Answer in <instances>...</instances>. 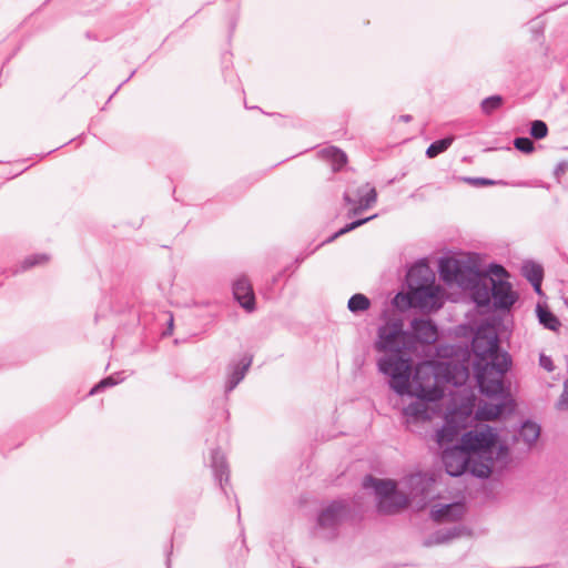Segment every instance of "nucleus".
I'll return each mask as SVG.
<instances>
[{"instance_id": "f8f14e48", "label": "nucleus", "mask_w": 568, "mask_h": 568, "mask_svg": "<svg viewBox=\"0 0 568 568\" xmlns=\"http://www.w3.org/2000/svg\"><path fill=\"white\" fill-rule=\"evenodd\" d=\"M473 402H469V404L464 405L460 409L453 410L446 415L444 425L435 434V442L439 447H448V445L457 439L473 414Z\"/></svg>"}, {"instance_id": "393cba45", "label": "nucleus", "mask_w": 568, "mask_h": 568, "mask_svg": "<svg viewBox=\"0 0 568 568\" xmlns=\"http://www.w3.org/2000/svg\"><path fill=\"white\" fill-rule=\"evenodd\" d=\"M540 427L536 423L525 422L518 433V439H521L528 447H530L539 437Z\"/></svg>"}, {"instance_id": "a878e982", "label": "nucleus", "mask_w": 568, "mask_h": 568, "mask_svg": "<svg viewBox=\"0 0 568 568\" xmlns=\"http://www.w3.org/2000/svg\"><path fill=\"white\" fill-rule=\"evenodd\" d=\"M521 273L529 283L536 282V284H538V281H542L544 277L541 265L531 261H527L523 264Z\"/></svg>"}, {"instance_id": "a19ab883", "label": "nucleus", "mask_w": 568, "mask_h": 568, "mask_svg": "<svg viewBox=\"0 0 568 568\" xmlns=\"http://www.w3.org/2000/svg\"><path fill=\"white\" fill-rule=\"evenodd\" d=\"M448 539V536L447 535H444L442 532H437L436 534V541L437 542H444L445 540Z\"/></svg>"}, {"instance_id": "aec40b11", "label": "nucleus", "mask_w": 568, "mask_h": 568, "mask_svg": "<svg viewBox=\"0 0 568 568\" xmlns=\"http://www.w3.org/2000/svg\"><path fill=\"white\" fill-rule=\"evenodd\" d=\"M468 290L471 291L474 302L480 306H489L491 301V277L480 275V280L474 283Z\"/></svg>"}, {"instance_id": "f3484780", "label": "nucleus", "mask_w": 568, "mask_h": 568, "mask_svg": "<svg viewBox=\"0 0 568 568\" xmlns=\"http://www.w3.org/2000/svg\"><path fill=\"white\" fill-rule=\"evenodd\" d=\"M233 295L240 305L247 312L255 310V296L250 281L241 276L233 283Z\"/></svg>"}, {"instance_id": "c756f323", "label": "nucleus", "mask_w": 568, "mask_h": 568, "mask_svg": "<svg viewBox=\"0 0 568 568\" xmlns=\"http://www.w3.org/2000/svg\"><path fill=\"white\" fill-rule=\"evenodd\" d=\"M504 99L500 95H491L484 99L480 103L483 113L489 115L503 105Z\"/></svg>"}, {"instance_id": "7ed1b4c3", "label": "nucleus", "mask_w": 568, "mask_h": 568, "mask_svg": "<svg viewBox=\"0 0 568 568\" xmlns=\"http://www.w3.org/2000/svg\"><path fill=\"white\" fill-rule=\"evenodd\" d=\"M462 445L446 447L443 450L442 460L446 473L449 476L458 477L466 471L478 478H488L490 476V465L488 462L475 460Z\"/></svg>"}, {"instance_id": "2eb2a0df", "label": "nucleus", "mask_w": 568, "mask_h": 568, "mask_svg": "<svg viewBox=\"0 0 568 568\" xmlns=\"http://www.w3.org/2000/svg\"><path fill=\"white\" fill-rule=\"evenodd\" d=\"M252 364V357L242 356L237 361H232L226 368L225 393L232 392L245 377Z\"/></svg>"}, {"instance_id": "79ce46f5", "label": "nucleus", "mask_w": 568, "mask_h": 568, "mask_svg": "<svg viewBox=\"0 0 568 568\" xmlns=\"http://www.w3.org/2000/svg\"><path fill=\"white\" fill-rule=\"evenodd\" d=\"M400 120L404 121V122H409L412 120V116L410 115H402L400 116Z\"/></svg>"}, {"instance_id": "37998d69", "label": "nucleus", "mask_w": 568, "mask_h": 568, "mask_svg": "<svg viewBox=\"0 0 568 568\" xmlns=\"http://www.w3.org/2000/svg\"><path fill=\"white\" fill-rule=\"evenodd\" d=\"M172 327H173V317L171 316L170 321H169V329L171 331Z\"/></svg>"}, {"instance_id": "20e7f679", "label": "nucleus", "mask_w": 568, "mask_h": 568, "mask_svg": "<svg viewBox=\"0 0 568 568\" xmlns=\"http://www.w3.org/2000/svg\"><path fill=\"white\" fill-rule=\"evenodd\" d=\"M381 373L386 375L389 387L399 396L409 393V379L412 376L410 359L402 354H387L377 361Z\"/></svg>"}, {"instance_id": "ddd939ff", "label": "nucleus", "mask_w": 568, "mask_h": 568, "mask_svg": "<svg viewBox=\"0 0 568 568\" xmlns=\"http://www.w3.org/2000/svg\"><path fill=\"white\" fill-rule=\"evenodd\" d=\"M343 199L347 205L352 206L348 215H357L376 203L377 192L369 183H365L356 189L346 190Z\"/></svg>"}, {"instance_id": "dca6fc26", "label": "nucleus", "mask_w": 568, "mask_h": 568, "mask_svg": "<svg viewBox=\"0 0 568 568\" xmlns=\"http://www.w3.org/2000/svg\"><path fill=\"white\" fill-rule=\"evenodd\" d=\"M406 283L408 290L417 286H426L427 284H434L435 274L426 262L419 261L408 270Z\"/></svg>"}, {"instance_id": "bb28decb", "label": "nucleus", "mask_w": 568, "mask_h": 568, "mask_svg": "<svg viewBox=\"0 0 568 568\" xmlns=\"http://www.w3.org/2000/svg\"><path fill=\"white\" fill-rule=\"evenodd\" d=\"M536 311L540 324L546 328L556 331L560 326L558 318L547 307L537 305Z\"/></svg>"}, {"instance_id": "0eeeda50", "label": "nucleus", "mask_w": 568, "mask_h": 568, "mask_svg": "<svg viewBox=\"0 0 568 568\" xmlns=\"http://www.w3.org/2000/svg\"><path fill=\"white\" fill-rule=\"evenodd\" d=\"M348 516L349 508L345 501L334 500L328 503L317 514L313 536L324 540L334 539L337 536L339 526Z\"/></svg>"}, {"instance_id": "b1692460", "label": "nucleus", "mask_w": 568, "mask_h": 568, "mask_svg": "<svg viewBox=\"0 0 568 568\" xmlns=\"http://www.w3.org/2000/svg\"><path fill=\"white\" fill-rule=\"evenodd\" d=\"M320 154L332 164L333 171L341 170L347 161L346 154L335 146L324 148L321 150Z\"/></svg>"}, {"instance_id": "1a4fd4ad", "label": "nucleus", "mask_w": 568, "mask_h": 568, "mask_svg": "<svg viewBox=\"0 0 568 568\" xmlns=\"http://www.w3.org/2000/svg\"><path fill=\"white\" fill-rule=\"evenodd\" d=\"M439 275L446 284H456L464 290H468L480 280L483 274L475 266L456 258H444L439 262Z\"/></svg>"}, {"instance_id": "5701e85b", "label": "nucleus", "mask_w": 568, "mask_h": 568, "mask_svg": "<svg viewBox=\"0 0 568 568\" xmlns=\"http://www.w3.org/2000/svg\"><path fill=\"white\" fill-rule=\"evenodd\" d=\"M505 409V404H493V403H484L478 406L475 417L478 420H494L499 417Z\"/></svg>"}, {"instance_id": "a211bd4d", "label": "nucleus", "mask_w": 568, "mask_h": 568, "mask_svg": "<svg viewBox=\"0 0 568 568\" xmlns=\"http://www.w3.org/2000/svg\"><path fill=\"white\" fill-rule=\"evenodd\" d=\"M412 338L423 344H432L437 339V327L428 318H415L410 323Z\"/></svg>"}, {"instance_id": "423d86ee", "label": "nucleus", "mask_w": 568, "mask_h": 568, "mask_svg": "<svg viewBox=\"0 0 568 568\" xmlns=\"http://www.w3.org/2000/svg\"><path fill=\"white\" fill-rule=\"evenodd\" d=\"M498 435L489 426L480 429L469 430L460 438V445L464 449L475 457V460L488 462L490 465V473L494 468V449L497 444Z\"/></svg>"}, {"instance_id": "c03bdc74", "label": "nucleus", "mask_w": 568, "mask_h": 568, "mask_svg": "<svg viewBox=\"0 0 568 568\" xmlns=\"http://www.w3.org/2000/svg\"><path fill=\"white\" fill-rule=\"evenodd\" d=\"M166 564H168V568H170V559L169 558H168V562Z\"/></svg>"}, {"instance_id": "9b49d317", "label": "nucleus", "mask_w": 568, "mask_h": 568, "mask_svg": "<svg viewBox=\"0 0 568 568\" xmlns=\"http://www.w3.org/2000/svg\"><path fill=\"white\" fill-rule=\"evenodd\" d=\"M434 478L424 473H416L405 477L402 481L405 496L408 503L414 504L418 509L424 508L434 497Z\"/></svg>"}, {"instance_id": "2f4dec72", "label": "nucleus", "mask_w": 568, "mask_h": 568, "mask_svg": "<svg viewBox=\"0 0 568 568\" xmlns=\"http://www.w3.org/2000/svg\"><path fill=\"white\" fill-rule=\"evenodd\" d=\"M548 134V126L541 120H535L530 124V135L534 139L540 140L546 138Z\"/></svg>"}, {"instance_id": "f257e3e1", "label": "nucleus", "mask_w": 568, "mask_h": 568, "mask_svg": "<svg viewBox=\"0 0 568 568\" xmlns=\"http://www.w3.org/2000/svg\"><path fill=\"white\" fill-rule=\"evenodd\" d=\"M471 348L475 354L474 372L483 394L495 397L504 393V376L511 365L507 353L499 352V341L490 322L481 323L474 335Z\"/></svg>"}, {"instance_id": "cd10ccee", "label": "nucleus", "mask_w": 568, "mask_h": 568, "mask_svg": "<svg viewBox=\"0 0 568 568\" xmlns=\"http://www.w3.org/2000/svg\"><path fill=\"white\" fill-rule=\"evenodd\" d=\"M371 306V301L364 294H354L347 303V307L352 313L364 312Z\"/></svg>"}, {"instance_id": "4468645a", "label": "nucleus", "mask_w": 568, "mask_h": 568, "mask_svg": "<svg viewBox=\"0 0 568 568\" xmlns=\"http://www.w3.org/2000/svg\"><path fill=\"white\" fill-rule=\"evenodd\" d=\"M491 298L496 308L509 310L515 304L517 296L509 282L491 277Z\"/></svg>"}, {"instance_id": "4c0bfd02", "label": "nucleus", "mask_w": 568, "mask_h": 568, "mask_svg": "<svg viewBox=\"0 0 568 568\" xmlns=\"http://www.w3.org/2000/svg\"><path fill=\"white\" fill-rule=\"evenodd\" d=\"M539 365L547 372H552L555 369L552 359L545 354H540Z\"/></svg>"}, {"instance_id": "c9c22d12", "label": "nucleus", "mask_w": 568, "mask_h": 568, "mask_svg": "<svg viewBox=\"0 0 568 568\" xmlns=\"http://www.w3.org/2000/svg\"><path fill=\"white\" fill-rule=\"evenodd\" d=\"M488 272L490 274L489 277H493L495 280H504V277L508 276V273L506 272V270L501 265H498V264H490Z\"/></svg>"}, {"instance_id": "c85d7f7f", "label": "nucleus", "mask_w": 568, "mask_h": 568, "mask_svg": "<svg viewBox=\"0 0 568 568\" xmlns=\"http://www.w3.org/2000/svg\"><path fill=\"white\" fill-rule=\"evenodd\" d=\"M454 138L447 136L442 140L433 142L426 150V155L429 159L437 156L438 154L445 152L453 143Z\"/></svg>"}, {"instance_id": "39448f33", "label": "nucleus", "mask_w": 568, "mask_h": 568, "mask_svg": "<svg viewBox=\"0 0 568 568\" xmlns=\"http://www.w3.org/2000/svg\"><path fill=\"white\" fill-rule=\"evenodd\" d=\"M365 489H373L377 498V508L382 514H394L408 504V498L403 491L396 489L395 481L390 479H377L366 476L363 480Z\"/></svg>"}, {"instance_id": "f03ea898", "label": "nucleus", "mask_w": 568, "mask_h": 568, "mask_svg": "<svg viewBox=\"0 0 568 568\" xmlns=\"http://www.w3.org/2000/svg\"><path fill=\"white\" fill-rule=\"evenodd\" d=\"M407 395L422 400L438 402L445 395V376L439 365L423 362L416 365Z\"/></svg>"}, {"instance_id": "58836bf2", "label": "nucleus", "mask_w": 568, "mask_h": 568, "mask_svg": "<svg viewBox=\"0 0 568 568\" xmlns=\"http://www.w3.org/2000/svg\"><path fill=\"white\" fill-rule=\"evenodd\" d=\"M468 183H471L474 185H490L494 184V181L483 178H467L465 179Z\"/></svg>"}, {"instance_id": "72a5a7b5", "label": "nucleus", "mask_w": 568, "mask_h": 568, "mask_svg": "<svg viewBox=\"0 0 568 568\" xmlns=\"http://www.w3.org/2000/svg\"><path fill=\"white\" fill-rule=\"evenodd\" d=\"M122 379L121 378H118L115 376H109L102 381H100L91 390H90V395H94V394H98L99 392L103 390L104 388L106 387H111V386H114L116 384H119Z\"/></svg>"}, {"instance_id": "6e6552de", "label": "nucleus", "mask_w": 568, "mask_h": 568, "mask_svg": "<svg viewBox=\"0 0 568 568\" xmlns=\"http://www.w3.org/2000/svg\"><path fill=\"white\" fill-rule=\"evenodd\" d=\"M374 347L386 355L402 354L403 351L410 349L412 335L403 329L402 321H389L378 328Z\"/></svg>"}, {"instance_id": "4be33fe9", "label": "nucleus", "mask_w": 568, "mask_h": 568, "mask_svg": "<svg viewBox=\"0 0 568 568\" xmlns=\"http://www.w3.org/2000/svg\"><path fill=\"white\" fill-rule=\"evenodd\" d=\"M464 515V505L460 503L442 505L432 510V518L436 521L458 520Z\"/></svg>"}, {"instance_id": "ea45409f", "label": "nucleus", "mask_w": 568, "mask_h": 568, "mask_svg": "<svg viewBox=\"0 0 568 568\" xmlns=\"http://www.w3.org/2000/svg\"><path fill=\"white\" fill-rule=\"evenodd\" d=\"M541 282L542 281H538V284H536V282L530 283L537 294H541Z\"/></svg>"}, {"instance_id": "6ab92c4d", "label": "nucleus", "mask_w": 568, "mask_h": 568, "mask_svg": "<svg viewBox=\"0 0 568 568\" xmlns=\"http://www.w3.org/2000/svg\"><path fill=\"white\" fill-rule=\"evenodd\" d=\"M429 400L417 399L403 409V415L406 417L407 424L430 420L432 414L429 410Z\"/></svg>"}, {"instance_id": "f704fd0d", "label": "nucleus", "mask_w": 568, "mask_h": 568, "mask_svg": "<svg viewBox=\"0 0 568 568\" xmlns=\"http://www.w3.org/2000/svg\"><path fill=\"white\" fill-rule=\"evenodd\" d=\"M514 146L526 154L531 153L535 150L534 142L528 138H516L514 140Z\"/></svg>"}, {"instance_id": "473e14b6", "label": "nucleus", "mask_w": 568, "mask_h": 568, "mask_svg": "<svg viewBox=\"0 0 568 568\" xmlns=\"http://www.w3.org/2000/svg\"><path fill=\"white\" fill-rule=\"evenodd\" d=\"M376 216H377V215H376V214H374V215H372V216H368V217H365V219H361V220H356V221H354V222H352V223H349V224H346L344 227H342L339 231H337V232H336V233H335V234L329 239V241H333V240H335L336 237H338V236H341V235H343V234H346L347 232H351V231L355 230L356 227H358V226H361V225L365 224L366 222H368V221H371V220L375 219Z\"/></svg>"}, {"instance_id": "7c9ffc66", "label": "nucleus", "mask_w": 568, "mask_h": 568, "mask_svg": "<svg viewBox=\"0 0 568 568\" xmlns=\"http://www.w3.org/2000/svg\"><path fill=\"white\" fill-rule=\"evenodd\" d=\"M48 261H49V256L47 254L37 253V254L27 256L23 260L21 267H22V270H28V268H31L37 265L45 264Z\"/></svg>"}, {"instance_id": "9d476101", "label": "nucleus", "mask_w": 568, "mask_h": 568, "mask_svg": "<svg viewBox=\"0 0 568 568\" xmlns=\"http://www.w3.org/2000/svg\"><path fill=\"white\" fill-rule=\"evenodd\" d=\"M406 301L407 305L423 312H434L443 306V291L434 284L409 288L407 294H397L396 301Z\"/></svg>"}, {"instance_id": "412c9836", "label": "nucleus", "mask_w": 568, "mask_h": 568, "mask_svg": "<svg viewBox=\"0 0 568 568\" xmlns=\"http://www.w3.org/2000/svg\"><path fill=\"white\" fill-rule=\"evenodd\" d=\"M211 468L215 479L220 483V486L224 490L223 481H229L230 473L225 455L219 448L213 449L211 453Z\"/></svg>"}, {"instance_id": "e433bc0d", "label": "nucleus", "mask_w": 568, "mask_h": 568, "mask_svg": "<svg viewBox=\"0 0 568 568\" xmlns=\"http://www.w3.org/2000/svg\"><path fill=\"white\" fill-rule=\"evenodd\" d=\"M556 407L559 410H568V379L564 383V390L556 404Z\"/></svg>"}]
</instances>
